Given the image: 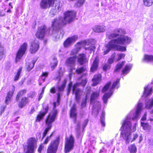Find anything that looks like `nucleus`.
Returning <instances> with one entry per match:
<instances>
[{"mask_svg": "<svg viewBox=\"0 0 153 153\" xmlns=\"http://www.w3.org/2000/svg\"><path fill=\"white\" fill-rule=\"evenodd\" d=\"M131 41V38L124 35H122L117 39L111 40L106 45L105 48L104 49V54H107L112 48L120 51H126V48L125 47L119 45L129 44Z\"/></svg>", "mask_w": 153, "mask_h": 153, "instance_id": "obj_1", "label": "nucleus"}, {"mask_svg": "<svg viewBox=\"0 0 153 153\" xmlns=\"http://www.w3.org/2000/svg\"><path fill=\"white\" fill-rule=\"evenodd\" d=\"M131 123L128 118L124 121L121 128V136L125 140L126 144L129 143L130 141H134L138 137V135L136 133L131 136Z\"/></svg>", "mask_w": 153, "mask_h": 153, "instance_id": "obj_2", "label": "nucleus"}, {"mask_svg": "<svg viewBox=\"0 0 153 153\" xmlns=\"http://www.w3.org/2000/svg\"><path fill=\"white\" fill-rule=\"evenodd\" d=\"M64 16L63 18L59 17L55 19L52 22V26L54 30H56L62 26L70 23L72 22L76 15L74 11H67L64 13Z\"/></svg>", "mask_w": 153, "mask_h": 153, "instance_id": "obj_3", "label": "nucleus"}, {"mask_svg": "<svg viewBox=\"0 0 153 153\" xmlns=\"http://www.w3.org/2000/svg\"><path fill=\"white\" fill-rule=\"evenodd\" d=\"M54 0H42L40 3V6L42 9H47L53 4L52 8L50 11V16L52 17L60 10L61 4L59 1L54 2Z\"/></svg>", "mask_w": 153, "mask_h": 153, "instance_id": "obj_4", "label": "nucleus"}, {"mask_svg": "<svg viewBox=\"0 0 153 153\" xmlns=\"http://www.w3.org/2000/svg\"><path fill=\"white\" fill-rule=\"evenodd\" d=\"M58 111L56 109H54L48 114L45 120V125L46 128L43 133V136L42 140L46 136L47 133L51 129L52 123L54 122L56 117Z\"/></svg>", "mask_w": 153, "mask_h": 153, "instance_id": "obj_5", "label": "nucleus"}, {"mask_svg": "<svg viewBox=\"0 0 153 153\" xmlns=\"http://www.w3.org/2000/svg\"><path fill=\"white\" fill-rule=\"evenodd\" d=\"M99 95V91H97L93 92L90 98V103L93 105L92 113L98 114L99 110L100 108V103L96 100Z\"/></svg>", "mask_w": 153, "mask_h": 153, "instance_id": "obj_6", "label": "nucleus"}, {"mask_svg": "<svg viewBox=\"0 0 153 153\" xmlns=\"http://www.w3.org/2000/svg\"><path fill=\"white\" fill-rule=\"evenodd\" d=\"M27 148L25 150V153H34L37 147V141L33 137L30 138L27 140Z\"/></svg>", "mask_w": 153, "mask_h": 153, "instance_id": "obj_7", "label": "nucleus"}, {"mask_svg": "<svg viewBox=\"0 0 153 153\" xmlns=\"http://www.w3.org/2000/svg\"><path fill=\"white\" fill-rule=\"evenodd\" d=\"M86 80H82V82L80 83H76L73 85L72 90L73 93L75 94L76 100L78 102L79 100L80 94L81 93V91L77 87L79 85H81L84 87L86 85Z\"/></svg>", "mask_w": 153, "mask_h": 153, "instance_id": "obj_8", "label": "nucleus"}, {"mask_svg": "<svg viewBox=\"0 0 153 153\" xmlns=\"http://www.w3.org/2000/svg\"><path fill=\"white\" fill-rule=\"evenodd\" d=\"M59 144V139L57 138L52 141L47 149V153H56Z\"/></svg>", "mask_w": 153, "mask_h": 153, "instance_id": "obj_9", "label": "nucleus"}, {"mask_svg": "<svg viewBox=\"0 0 153 153\" xmlns=\"http://www.w3.org/2000/svg\"><path fill=\"white\" fill-rule=\"evenodd\" d=\"M27 44L25 42L21 45L17 53L15 59V62L17 63L21 59L23 55L25 53L27 50Z\"/></svg>", "mask_w": 153, "mask_h": 153, "instance_id": "obj_10", "label": "nucleus"}, {"mask_svg": "<svg viewBox=\"0 0 153 153\" xmlns=\"http://www.w3.org/2000/svg\"><path fill=\"white\" fill-rule=\"evenodd\" d=\"M67 82V79H64L62 82V85L60 86H58V92L57 94V102H54L53 103V110L54 109H56L55 108L56 106L58 105L59 104L60 97L61 94L60 92L63 91L64 90Z\"/></svg>", "mask_w": 153, "mask_h": 153, "instance_id": "obj_11", "label": "nucleus"}, {"mask_svg": "<svg viewBox=\"0 0 153 153\" xmlns=\"http://www.w3.org/2000/svg\"><path fill=\"white\" fill-rule=\"evenodd\" d=\"M76 56L75 55L68 58L65 61L66 64L69 67H71L74 65L76 62ZM73 69H75V68L72 67L70 71V76H71L72 74V71Z\"/></svg>", "mask_w": 153, "mask_h": 153, "instance_id": "obj_12", "label": "nucleus"}, {"mask_svg": "<svg viewBox=\"0 0 153 153\" xmlns=\"http://www.w3.org/2000/svg\"><path fill=\"white\" fill-rule=\"evenodd\" d=\"M74 139L72 135L70 136L69 139L66 140L65 147V153H68L73 149Z\"/></svg>", "mask_w": 153, "mask_h": 153, "instance_id": "obj_13", "label": "nucleus"}, {"mask_svg": "<svg viewBox=\"0 0 153 153\" xmlns=\"http://www.w3.org/2000/svg\"><path fill=\"white\" fill-rule=\"evenodd\" d=\"M119 80L120 79H117L116 81L114 82H113L112 86L109 89L110 92L105 94L103 96L102 99L104 103H106L107 102L108 99L110 97L112 94V90L118 84L119 82Z\"/></svg>", "mask_w": 153, "mask_h": 153, "instance_id": "obj_14", "label": "nucleus"}, {"mask_svg": "<svg viewBox=\"0 0 153 153\" xmlns=\"http://www.w3.org/2000/svg\"><path fill=\"white\" fill-rule=\"evenodd\" d=\"M78 38V36L76 35L68 38L64 43V47L67 48L71 46L77 40Z\"/></svg>", "mask_w": 153, "mask_h": 153, "instance_id": "obj_15", "label": "nucleus"}, {"mask_svg": "<svg viewBox=\"0 0 153 153\" xmlns=\"http://www.w3.org/2000/svg\"><path fill=\"white\" fill-rule=\"evenodd\" d=\"M39 47V42L35 39L30 42V51L31 53H35L38 50Z\"/></svg>", "mask_w": 153, "mask_h": 153, "instance_id": "obj_16", "label": "nucleus"}, {"mask_svg": "<svg viewBox=\"0 0 153 153\" xmlns=\"http://www.w3.org/2000/svg\"><path fill=\"white\" fill-rule=\"evenodd\" d=\"M46 29V27L45 26H42L39 27L35 34L36 37L39 39H42L44 37Z\"/></svg>", "mask_w": 153, "mask_h": 153, "instance_id": "obj_17", "label": "nucleus"}, {"mask_svg": "<svg viewBox=\"0 0 153 153\" xmlns=\"http://www.w3.org/2000/svg\"><path fill=\"white\" fill-rule=\"evenodd\" d=\"M113 33L110 34L109 36V39H112L116 37L121 34H125V30L122 28H117L114 30Z\"/></svg>", "mask_w": 153, "mask_h": 153, "instance_id": "obj_18", "label": "nucleus"}, {"mask_svg": "<svg viewBox=\"0 0 153 153\" xmlns=\"http://www.w3.org/2000/svg\"><path fill=\"white\" fill-rule=\"evenodd\" d=\"M10 89L11 90L8 92L5 97V102L6 104H8L10 102L15 91V87L14 85H12L10 87Z\"/></svg>", "mask_w": 153, "mask_h": 153, "instance_id": "obj_19", "label": "nucleus"}, {"mask_svg": "<svg viewBox=\"0 0 153 153\" xmlns=\"http://www.w3.org/2000/svg\"><path fill=\"white\" fill-rule=\"evenodd\" d=\"M49 109L48 106L47 105L45 107L43 108V111H40L37 116L36 121L39 122L42 119L45 115L47 113Z\"/></svg>", "mask_w": 153, "mask_h": 153, "instance_id": "obj_20", "label": "nucleus"}, {"mask_svg": "<svg viewBox=\"0 0 153 153\" xmlns=\"http://www.w3.org/2000/svg\"><path fill=\"white\" fill-rule=\"evenodd\" d=\"M142 104L140 102L138 104L134 116L132 117L133 120H135L139 119V117L142 110Z\"/></svg>", "mask_w": 153, "mask_h": 153, "instance_id": "obj_21", "label": "nucleus"}, {"mask_svg": "<svg viewBox=\"0 0 153 153\" xmlns=\"http://www.w3.org/2000/svg\"><path fill=\"white\" fill-rule=\"evenodd\" d=\"M87 61L86 56L84 54H79L78 56V62L80 65H82Z\"/></svg>", "mask_w": 153, "mask_h": 153, "instance_id": "obj_22", "label": "nucleus"}, {"mask_svg": "<svg viewBox=\"0 0 153 153\" xmlns=\"http://www.w3.org/2000/svg\"><path fill=\"white\" fill-rule=\"evenodd\" d=\"M98 58L96 57L93 61V63L90 68V71L91 72H94L97 70L98 65Z\"/></svg>", "mask_w": 153, "mask_h": 153, "instance_id": "obj_23", "label": "nucleus"}, {"mask_svg": "<svg viewBox=\"0 0 153 153\" xmlns=\"http://www.w3.org/2000/svg\"><path fill=\"white\" fill-rule=\"evenodd\" d=\"M101 77V76L100 74L95 75L92 79L93 82L92 85L94 86L97 85L100 81Z\"/></svg>", "mask_w": 153, "mask_h": 153, "instance_id": "obj_24", "label": "nucleus"}, {"mask_svg": "<svg viewBox=\"0 0 153 153\" xmlns=\"http://www.w3.org/2000/svg\"><path fill=\"white\" fill-rule=\"evenodd\" d=\"M153 89L151 87L148 86L145 87L144 88V91L143 96L144 97H146L149 95L152 94V92Z\"/></svg>", "mask_w": 153, "mask_h": 153, "instance_id": "obj_25", "label": "nucleus"}, {"mask_svg": "<svg viewBox=\"0 0 153 153\" xmlns=\"http://www.w3.org/2000/svg\"><path fill=\"white\" fill-rule=\"evenodd\" d=\"M28 99L26 97H23L21 101L18 104V106L20 108H22L24 107L28 102Z\"/></svg>", "mask_w": 153, "mask_h": 153, "instance_id": "obj_26", "label": "nucleus"}, {"mask_svg": "<svg viewBox=\"0 0 153 153\" xmlns=\"http://www.w3.org/2000/svg\"><path fill=\"white\" fill-rule=\"evenodd\" d=\"M105 27L103 25L96 26L93 28L94 31L95 32L97 33L104 32L105 31Z\"/></svg>", "mask_w": 153, "mask_h": 153, "instance_id": "obj_27", "label": "nucleus"}, {"mask_svg": "<svg viewBox=\"0 0 153 153\" xmlns=\"http://www.w3.org/2000/svg\"><path fill=\"white\" fill-rule=\"evenodd\" d=\"M76 111V107L75 104H74L71 108L70 111V116L71 117L75 118L77 116Z\"/></svg>", "mask_w": 153, "mask_h": 153, "instance_id": "obj_28", "label": "nucleus"}, {"mask_svg": "<svg viewBox=\"0 0 153 153\" xmlns=\"http://www.w3.org/2000/svg\"><path fill=\"white\" fill-rule=\"evenodd\" d=\"M146 108L150 109L153 106V98L148 100L146 101Z\"/></svg>", "mask_w": 153, "mask_h": 153, "instance_id": "obj_29", "label": "nucleus"}, {"mask_svg": "<svg viewBox=\"0 0 153 153\" xmlns=\"http://www.w3.org/2000/svg\"><path fill=\"white\" fill-rule=\"evenodd\" d=\"M132 65H126L125 68L122 71L123 74L126 75L128 74L131 69Z\"/></svg>", "mask_w": 153, "mask_h": 153, "instance_id": "obj_30", "label": "nucleus"}, {"mask_svg": "<svg viewBox=\"0 0 153 153\" xmlns=\"http://www.w3.org/2000/svg\"><path fill=\"white\" fill-rule=\"evenodd\" d=\"M143 60L146 62L152 61H153V56L145 55L144 56Z\"/></svg>", "mask_w": 153, "mask_h": 153, "instance_id": "obj_31", "label": "nucleus"}, {"mask_svg": "<svg viewBox=\"0 0 153 153\" xmlns=\"http://www.w3.org/2000/svg\"><path fill=\"white\" fill-rule=\"evenodd\" d=\"M27 91L26 90L24 89L20 91L17 94L16 98V100L17 101H18L19 97L24 94H25L26 93Z\"/></svg>", "mask_w": 153, "mask_h": 153, "instance_id": "obj_32", "label": "nucleus"}, {"mask_svg": "<svg viewBox=\"0 0 153 153\" xmlns=\"http://www.w3.org/2000/svg\"><path fill=\"white\" fill-rule=\"evenodd\" d=\"M141 125L143 128L146 130L149 131L151 128V126L148 123H141Z\"/></svg>", "mask_w": 153, "mask_h": 153, "instance_id": "obj_33", "label": "nucleus"}, {"mask_svg": "<svg viewBox=\"0 0 153 153\" xmlns=\"http://www.w3.org/2000/svg\"><path fill=\"white\" fill-rule=\"evenodd\" d=\"M36 61V60H33L31 63H29L27 64V70L28 71H30L33 68Z\"/></svg>", "mask_w": 153, "mask_h": 153, "instance_id": "obj_34", "label": "nucleus"}, {"mask_svg": "<svg viewBox=\"0 0 153 153\" xmlns=\"http://www.w3.org/2000/svg\"><path fill=\"white\" fill-rule=\"evenodd\" d=\"M87 68L86 66H83L82 67L76 69V73L79 74L86 71Z\"/></svg>", "mask_w": 153, "mask_h": 153, "instance_id": "obj_35", "label": "nucleus"}, {"mask_svg": "<svg viewBox=\"0 0 153 153\" xmlns=\"http://www.w3.org/2000/svg\"><path fill=\"white\" fill-rule=\"evenodd\" d=\"M128 149L131 153H136L137 151L136 147L135 145L132 144L128 147Z\"/></svg>", "mask_w": 153, "mask_h": 153, "instance_id": "obj_36", "label": "nucleus"}, {"mask_svg": "<svg viewBox=\"0 0 153 153\" xmlns=\"http://www.w3.org/2000/svg\"><path fill=\"white\" fill-rule=\"evenodd\" d=\"M105 112L104 111H103L100 117V120L101 125L103 126H105Z\"/></svg>", "mask_w": 153, "mask_h": 153, "instance_id": "obj_37", "label": "nucleus"}, {"mask_svg": "<svg viewBox=\"0 0 153 153\" xmlns=\"http://www.w3.org/2000/svg\"><path fill=\"white\" fill-rule=\"evenodd\" d=\"M22 68H20L17 71L16 75H15L14 78V81H16L18 80L20 76V75L22 71Z\"/></svg>", "mask_w": 153, "mask_h": 153, "instance_id": "obj_38", "label": "nucleus"}, {"mask_svg": "<svg viewBox=\"0 0 153 153\" xmlns=\"http://www.w3.org/2000/svg\"><path fill=\"white\" fill-rule=\"evenodd\" d=\"M144 4L147 7L151 6L153 4V0H143Z\"/></svg>", "mask_w": 153, "mask_h": 153, "instance_id": "obj_39", "label": "nucleus"}, {"mask_svg": "<svg viewBox=\"0 0 153 153\" xmlns=\"http://www.w3.org/2000/svg\"><path fill=\"white\" fill-rule=\"evenodd\" d=\"M125 56V54L123 53H120L117 55H115L116 61L117 62L119 61L121 59L124 58Z\"/></svg>", "mask_w": 153, "mask_h": 153, "instance_id": "obj_40", "label": "nucleus"}, {"mask_svg": "<svg viewBox=\"0 0 153 153\" xmlns=\"http://www.w3.org/2000/svg\"><path fill=\"white\" fill-rule=\"evenodd\" d=\"M125 62H123L121 63H118L116 66L115 72L118 71L121 68L123 65L124 64Z\"/></svg>", "mask_w": 153, "mask_h": 153, "instance_id": "obj_41", "label": "nucleus"}, {"mask_svg": "<svg viewBox=\"0 0 153 153\" xmlns=\"http://www.w3.org/2000/svg\"><path fill=\"white\" fill-rule=\"evenodd\" d=\"M58 61L56 59L53 58V61L51 63V67L53 69L56 66L57 64Z\"/></svg>", "mask_w": 153, "mask_h": 153, "instance_id": "obj_42", "label": "nucleus"}, {"mask_svg": "<svg viewBox=\"0 0 153 153\" xmlns=\"http://www.w3.org/2000/svg\"><path fill=\"white\" fill-rule=\"evenodd\" d=\"M80 47H78L73 49L71 52L70 55H74L76 54L80 50Z\"/></svg>", "mask_w": 153, "mask_h": 153, "instance_id": "obj_43", "label": "nucleus"}, {"mask_svg": "<svg viewBox=\"0 0 153 153\" xmlns=\"http://www.w3.org/2000/svg\"><path fill=\"white\" fill-rule=\"evenodd\" d=\"M4 55V49L0 44V60L1 59Z\"/></svg>", "mask_w": 153, "mask_h": 153, "instance_id": "obj_44", "label": "nucleus"}, {"mask_svg": "<svg viewBox=\"0 0 153 153\" xmlns=\"http://www.w3.org/2000/svg\"><path fill=\"white\" fill-rule=\"evenodd\" d=\"M48 74V72H43L40 78V79H41L43 82H44L46 78L47 77Z\"/></svg>", "mask_w": 153, "mask_h": 153, "instance_id": "obj_45", "label": "nucleus"}, {"mask_svg": "<svg viewBox=\"0 0 153 153\" xmlns=\"http://www.w3.org/2000/svg\"><path fill=\"white\" fill-rule=\"evenodd\" d=\"M114 60H116L115 54V53L112 54L111 57L108 59V62L110 64L112 63L113 62Z\"/></svg>", "mask_w": 153, "mask_h": 153, "instance_id": "obj_46", "label": "nucleus"}, {"mask_svg": "<svg viewBox=\"0 0 153 153\" xmlns=\"http://www.w3.org/2000/svg\"><path fill=\"white\" fill-rule=\"evenodd\" d=\"M87 96H86L85 98L83 100L81 104V108L82 109L83 108L85 107L86 105V103L87 102Z\"/></svg>", "mask_w": 153, "mask_h": 153, "instance_id": "obj_47", "label": "nucleus"}, {"mask_svg": "<svg viewBox=\"0 0 153 153\" xmlns=\"http://www.w3.org/2000/svg\"><path fill=\"white\" fill-rule=\"evenodd\" d=\"M111 83V82H108L104 87L102 90V92H106L107 90L108 89Z\"/></svg>", "mask_w": 153, "mask_h": 153, "instance_id": "obj_48", "label": "nucleus"}, {"mask_svg": "<svg viewBox=\"0 0 153 153\" xmlns=\"http://www.w3.org/2000/svg\"><path fill=\"white\" fill-rule=\"evenodd\" d=\"M53 134V133H52L51 134V135H50L49 136L47 137V138H46L45 140L44 141V144H46L50 140L51 138V137H52Z\"/></svg>", "mask_w": 153, "mask_h": 153, "instance_id": "obj_49", "label": "nucleus"}, {"mask_svg": "<svg viewBox=\"0 0 153 153\" xmlns=\"http://www.w3.org/2000/svg\"><path fill=\"white\" fill-rule=\"evenodd\" d=\"M72 86V82H70V83L69 84L68 88L67 91V95H68L70 93V92L71 91V87Z\"/></svg>", "mask_w": 153, "mask_h": 153, "instance_id": "obj_50", "label": "nucleus"}, {"mask_svg": "<svg viewBox=\"0 0 153 153\" xmlns=\"http://www.w3.org/2000/svg\"><path fill=\"white\" fill-rule=\"evenodd\" d=\"M80 124H78L76 127V131L77 135H79L80 133Z\"/></svg>", "mask_w": 153, "mask_h": 153, "instance_id": "obj_51", "label": "nucleus"}, {"mask_svg": "<svg viewBox=\"0 0 153 153\" xmlns=\"http://www.w3.org/2000/svg\"><path fill=\"white\" fill-rule=\"evenodd\" d=\"M110 67V65L108 64H105L103 67V69L104 71H106L109 69Z\"/></svg>", "mask_w": 153, "mask_h": 153, "instance_id": "obj_52", "label": "nucleus"}, {"mask_svg": "<svg viewBox=\"0 0 153 153\" xmlns=\"http://www.w3.org/2000/svg\"><path fill=\"white\" fill-rule=\"evenodd\" d=\"M95 47L93 45H91L88 48H87L86 47H85V49H88L91 51H94L95 50Z\"/></svg>", "mask_w": 153, "mask_h": 153, "instance_id": "obj_53", "label": "nucleus"}, {"mask_svg": "<svg viewBox=\"0 0 153 153\" xmlns=\"http://www.w3.org/2000/svg\"><path fill=\"white\" fill-rule=\"evenodd\" d=\"M86 94H87V95L86 96H87V94H90L91 91V87L90 86H88L86 88Z\"/></svg>", "mask_w": 153, "mask_h": 153, "instance_id": "obj_54", "label": "nucleus"}, {"mask_svg": "<svg viewBox=\"0 0 153 153\" xmlns=\"http://www.w3.org/2000/svg\"><path fill=\"white\" fill-rule=\"evenodd\" d=\"M87 44V42L86 40L78 42L77 43V45H85Z\"/></svg>", "mask_w": 153, "mask_h": 153, "instance_id": "obj_55", "label": "nucleus"}, {"mask_svg": "<svg viewBox=\"0 0 153 153\" xmlns=\"http://www.w3.org/2000/svg\"><path fill=\"white\" fill-rule=\"evenodd\" d=\"M147 116V113L146 112H145L144 115L142 117V118L141 120H144L146 119V117Z\"/></svg>", "mask_w": 153, "mask_h": 153, "instance_id": "obj_56", "label": "nucleus"}, {"mask_svg": "<svg viewBox=\"0 0 153 153\" xmlns=\"http://www.w3.org/2000/svg\"><path fill=\"white\" fill-rule=\"evenodd\" d=\"M137 124V123H134V125L133 126V128H132V129L133 131H135L136 130V126Z\"/></svg>", "mask_w": 153, "mask_h": 153, "instance_id": "obj_57", "label": "nucleus"}, {"mask_svg": "<svg viewBox=\"0 0 153 153\" xmlns=\"http://www.w3.org/2000/svg\"><path fill=\"white\" fill-rule=\"evenodd\" d=\"M55 89L54 87H52L50 90V92L52 93H55Z\"/></svg>", "mask_w": 153, "mask_h": 153, "instance_id": "obj_58", "label": "nucleus"}, {"mask_svg": "<svg viewBox=\"0 0 153 153\" xmlns=\"http://www.w3.org/2000/svg\"><path fill=\"white\" fill-rule=\"evenodd\" d=\"M42 145H40L39 147L38 148V151L39 153H40L42 149Z\"/></svg>", "mask_w": 153, "mask_h": 153, "instance_id": "obj_59", "label": "nucleus"}, {"mask_svg": "<svg viewBox=\"0 0 153 153\" xmlns=\"http://www.w3.org/2000/svg\"><path fill=\"white\" fill-rule=\"evenodd\" d=\"M6 106H2L1 107V112L2 113L4 112V109L6 108Z\"/></svg>", "mask_w": 153, "mask_h": 153, "instance_id": "obj_60", "label": "nucleus"}, {"mask_svg": "<svg viewBox=\"0 0 153 153\" xmlns=\"http://www.w3.org/2000/svg\"><path fill=\"white\" fill-rule=\"evenodd\" d=\"M88 121L87 119H86L84 121V127H85V126L87 125V123H88Z\"/></svg>", "mask_w": 153, "mask_h": 153, "instance_id": "obj_61", "label": "nucleus"}, {"mask_svg": "<svg viewBox=\"0 0 153 153\" xmlns=\"http://www.w3.org/2000/svg\"><path fill=\"white\" fill-rule=\"evenodd\" d=\"M43 93H41L39 96V98H38V100L39 101L40 100V99H41V98L42 97L43 95Z\"/></svg>", "mask_w": 153, "mask_h": 153, "instance_id": "obj_62", "label": "nucleus"}, {"mask_svg": "<svg viewBox=\"0 0 153 153\" xmlns=\"http://www.w3.org/2000/svg\"><path fill=\"white\" fill-rule=\"evenodd\" d=\"M41 137V134L40 133H37L36 134V137L37 138H40Z\"/></svg>", "mask_w": 153, "mask_h": 153, "instance_id": "obj_63", "label": "nucleus"}, {"mask_svg": "<svg viewBox=\"0 0 153 153\" xmlns=\"http://www.w3.org/2000/svg\"><path fill=\"white\" fill-rule=\"evenodd\" d=\"M5 15V14L4 13H2L1 12H0V16H4Z\"/></svg>", "mask_w": 153, "mask_h": 153, "instance_id": "obj_64", "label": "nucleus"}]
</instances>
